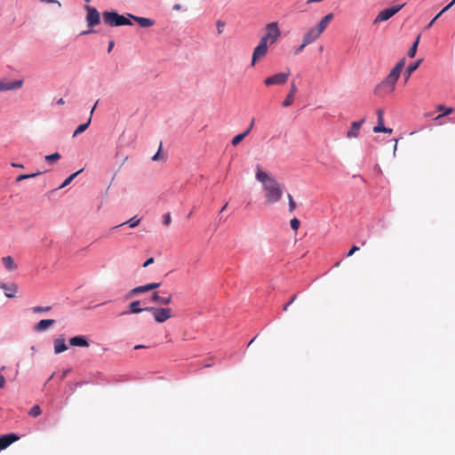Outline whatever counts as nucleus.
<instances>
[{"mask_svg":"<svg viewBox=\"0 0 455 455\" xmlns=\"http://www.w3.org/2000/svg\"><path fill=\"white\" fill-rule=\"evenodd\" d=\"M42 411L39 405H34L28 411V415L36 418L41 414Z\"/></svg>","mask_w":455,"mask_h":455,"instance_id":"nucleus-32","label":"nucleus"},{"mask_svg":"<svg viewBox=\"0 0 455 455\" xmlns=\"http://www.w3.org/2000/svg\"><path fill=\"white\" fill-rule=\"evenodd\" d=\"M19 440V436L15 434H9L0 436V451L5 448H7L9 445H11L12 443Z\"/></svg>","mask_w":455,"mask_h":455,"instance_id":"nucleus-13","label":"nucleus"},{"mask_svg":"<svg viewBox=\"0 0 455 455\" xmlns=\"http://www.w3.org/2000/svg\"><path fill=\"white\" fill-rule=\"evenodd\" d=\"M288 201H289V212H292L296 209V203L293 200V197L291 194H288L287 196Z\"/></svg>","mask_w":455,"mask_h":455,"instance_id":"nucleus-35","label":"nucleus"},{"mask_svg":"<svg viewBox=\"0 0 455 455\" xmlns=\"http://www.w3.org/2000/svg\"><path fill=\"white\" fill-rule=\"evenodd\" d=\"M82 169L79 170L78 172L71 174L68 178H67L64 182L61 184V186L60 187V188H63L65 187H67L74 179L76 175H78L80 172H82Z\"/></svg>","mask_w":455,"mask_h":455,"instance_id":"nucleus-33","label":"nucleus"},{"mask_svg":"<svg viewBox=\"0 0 455 455\" xmlns=\"http://www.w3.org/2000/svg\"><path fill=\"white\" fill-rule=\"evenodd\" d=\"M268 52V45L259 41V44L254 48L251 55V65L253 67L264 59Z\"/></svg>","mask_w":455,"mask_h":455,"instance_id":"nucleus-6","label":"nucleus"},{"mask_svg":"<svg viewBox=\"0 0 455 455\" xmlns=\"http://www.w3.org/2000/svg\"><path fill=\"white\" fill-rule=\"evenodd\" d=\"M396 148H397V143H395V145L394 151H395V150H396Z\"/></svg>","mask_w":455,"mask_h":455,"instance_id":"nucleus-64","label":"nucleus"},{"mask_svg":"<svg viewBox=\"0 0 455 455\" xmlns=\"http://www.w3.org/2000/svg\"><path fill=\"white\" fill-rule=\"evenodd\" d=\"M87 12L86 21L89 27H94L100 22V15L96 8L87 5L85 7Z\"/></svg>","mask_w":455,"mask_h":455,"instance_id":"nucleus-10","label":"nucleus"},{"mask_svg":"<svg viewBox=\"0 0 455 455\" xmlns=\"http://www.w3.org/2000/svg\"><path fill=\"white\" fill-rule=\"evenodd\" d=\"M365 121H366V118L363 117L359 121L352 122L350 124V128L348 129V131L346 133V137L348 140H353V139L358 138V136L360 134L361 126L365 123Z\"/></svg>","mask_w":455,"mask_h":455,"instance_id":"nucleus-11","label":"nucleus"},{"mask_svg":"<svg viewBox=\"0 0 455 455\" xmlns=\"http://www.w3.org/2000/svg\"><path fill=\"white\" fill-rule=\"evenodd\" d=\"M254 123H255V119L252 118L249 127L247 128V130L244 132H247V135L250 133V132L251 131V129L253 128V125H254Z\"/></svg>","mask_w":455,"mask_h":455,"instance_id":"nucleus-49","label":"nucleus"},{"mask_svg":"<svg viewBox=\"0 0 455 455\" xmlns=\"http://www.w3.org/2000/svg\"><path fill=\"white\" fill-rule=\"evenodd\" d=\"M33 312L36 313V314H38V313H44V312H48L51 310V307L50 306H47V307H40V306H37V307H34L32 308Z\"/></svg>","mask_w":455,"mask_h":455,"instance_id":"nucleus-36","label":"nucleus"},{"mask_svg":"<svg viewBox=\"0 0 455 455\" xmlns=\"http://www.w3.org/2000/svg\"><path fill=\"white\" fill-rule=\"evenodd\" d=\"M2 263L7 271H14L18 268V265L15 263L12 256H5L2 258Z\"/></svg>","mask_w":455,"mask_h":455,"instance_id":"nucleus-21","label":"nucleus"},{"mask_svg":"<svg viewBox=\"0 0 455 455\" xmlns=\"http://www.w3.org/2000/svg\"><path fill=\"white\" fill-rule=\"evenodd\" d=\"M297 92H298V89H297L295 83L291 82L290 92L288 93V95L286 96V98L284 99V100L282 103V106L283 108H288L293 103L294 97H295V94L297 93Z\"/></svg>","mask_w":455,"mask_h":455,"instance_id":"nucleus-16","label":"nucleus"},{"mask_svg":"<svg viewBox=\"0 0 455 455\" xmlns=\"http://www.w3.org/2000/svg\"><path fill=\"white\" fill-rule=\"evenodd\" d=\"M12 167H16V168H23V165L21 164H14V163H12Z\"/></svg>","mask_w":455,"mask_h":455,"instance_id":"nucleus-54","label":"nucleus"},{"mask_svg":"<svg viewBox=\"0 0 455 455\" xmlns=\"http://www.w3.org/2000/svg\"><path fill=\"white\" fill-rule=\"evenodd\" d=\"M172 222V217L170 213H166L164 215V224L165 226H169Z\"/></svg>","mask_w":455,"mask_h":455,"instance_id":"nucleus-43","label":"nucleus"},{"mask_svg":"<svg viewBox=\"0 0 455 455\" xmlns=\"http://www.w3.org/2000/svg\"><path fill=\"white\" fill-rule=\"evenodd\" d=\"M290 76V71L277 73L274 76H268L264 80V84L266 86L271 85H281L287 82L288 77Z\"/></svg>","mask_w":455,"mask_h":455,"instance_id":"nucleus-8","label":"nucleus"},{"mask_svg":"<svg viewBox=\"0 0 455 455\" xmlns=\"http://www.w3.org/2000/svg\"><path fill=\"white\" fill-rule=\"evenodd\" d=\"M128 17L135 20L141 28H150L155 24V21L148 18L139 17L128 13Z\"/></svg>","mask_w":455,"mask_h":455,"instance_id":"nucleus-17","label":"nucleus"},{"mask_svg":"<svg viewBox=\"0 0 455 455\" xmlns=\"http://www.w3.org/2000/svg\"><path fill=\"white\" fill-rule=\"evenodd\" d=\"M103 21L110 27L131 26L132 25L130 18L121 15L116 12H104L102 13Z\"/></svg>","mask_w":455,"mask_h":455,"instance_id":"nucleus-3","label":"nucleus"},{"mask_svg":"<svg viewBox=\"0 0 455 455\" xmlns=\"http://www.w3.org/2000/svg\"><path fill=\"white\" fill-rule=\"evenodd\" d=\"M246 136L247 132H243L235 135L231 141L232 145L234 147L237 146Z\"/></svg>","mask_w":455,"mask_h":455,"instance_id":"nucleus-31","label":"nucleus"},{"mask_svg":"<svg viewBox=\"0 0 455 455\" xmlns=\"http://www.w3.org/2000/svg\"><path fill=\"white\" fill-rule=\"evenodd\" d=\"M254 339H255V338H254V339H251V341H250L249 345H251V344L254 341Z\"/></svg>","mask_w":455,"mask_h":455,"instance_id":"nucleus-63","label":"nucleus"},{"mask_svg":"<svg viewBox=\"0 0 455 455\" xmlns=\"http://www.w3.org/2000/svg\"><path fill=\"white\" fill-rule=\"evenodd\" d=\"M146 311L150 312L156 323H162L173 316L172 310L170 307H146Z\"/></svg>","mask_w":455,"mask_h":455,"instance_id":"nucleus-5","label":"nucleus"},{"mask_svg":"<svg viewBox=\"0 0 455 455\" xmlns=\"http://www.w3.org/2000/svg\"><path fill=\"white\" fill-rule=\"evenodd\" d=\"M291 228L293 229V230H298L299 228V226H300V221L297 219V218H293L291 220Z\"/></svg>","mask_w":455,"mask_h":455,"instance_id":"nucleus-39","label":"nucleus"},{"mask_svg":"<svg viewBox=\"0 0 455 455\" xmlns=\"http://www.w3.org/2000/svg\"><path fill=\"white\" fill-rule=\"evenodd\" d=\"M60 158V155L59 153H54L52 155H48L45 156V160L48 163H53L55 161H58Z\"/></svg>","mask_w":455,"mask_h":455,"instance_id":"nucleus-34","label":"nucleus"},{"mask_svg":"<svg viewBox=\"0 0 455 455\" xmlns=\"http://www.w3.org/2000/svg\"><path fill=\"white\" fill-rule=\"evenodd\" d=\"M373 132L375 133H379V132L391 133L393 132V130L391 128H387L384 125L383 127H373Z\"/></svg>","mask_w":455,"mask_h":455,"instance_id":"nucleus-37","label":"nucleus"},{"mask_svg":"<svg viewBox=\"0 0 455 455\" xmlns=\"http://www.w3.org/2000/svg\"><path fill=\"white\" fill-rule=\"evenodd\" d=\"M140 219H138L137 217H132L129 220L121 223L120 225L116 226V228L122 227L125 224H128L131 228H136L140 224Z\"/></svg>","mask_w":455,"mask_h":455,"instance_id":"nucleus-29","label":"nucleus"},{"mask_svg":"<svg viewBox=\"0 0 455 455\" xmlns=\"http://www.w3.org/2000/svg\"><path fill=\"white\" fill-rule=\"evenodd\" d=\"M376 114L378 116V124L375 127H383L384 126V110L382 108H378L376 110Z\"/></svg>","mask_w":455,"mask_h":455,"instance_id":"nucleus-30","label":"nucleus"},{"mask_svg":"<svg viewBox=\"0 0 455 455\" xmlns=\"http://www.w3.org/2000/svg\"><path fill=\"white\" fill-rule=\"evenodd\" d=\"M180 8H181V6H180V4H176L173 6V10H175V11H179V10H180Z\"/></svg>","mask_w":455,"mask_h":455,"instance_id":"nucleus-55","label":"nucleus"},{"mask_svg":"<svg viewBox=\"0 0 455 455\" xmlns=\"http://www.w3.org/2000/svg\"><path fill=\"white\" fill-rule=\"evenodd\" d=\"M42 2H45V3H54L55 0H41Z\"/></svg>","mask_w":455,"mask_h":455,"instance_id":"nucleus-57","label":"nucleus"},{"mask_svg":"<svg viewBox=\"0 0 455 455\" xmlns=\"http://www.w3.org/2000/svg\"><path fill=\"white\" fill-rule=\"evenodd\" d=\"M443 14V12L440 11L435 16V18L428 23V25L427 26V28H430L434 23L435 22V20Z\"/></svg>","mask_w":455,"mask_h":455,"instance_id":"nucleus-44","label":"nucleus"},{"mask_svg":"<svg viewBox=\"0 0 455 455\" xmlns=\"http://www.w3.org/2000/svg\"><path fill=\"white\" fill-rule=\"evenodd\" d=\"M161 148H162V143H160L158 151L152 156L153 161H158L161 158H164V156H161Z\"/></svg>","mask_w":455,"mask_h":455,"instance_id":"nucleus-41","label":"nucleus"},{"mask_svg":"<svg viewBox=\"0 0 455 455\" xmlns=\"http://www.w3.org/2000/svg\"><path fill=\"white\" fill-rule=\"evenodd\" d=\"M23 84L24 82L22 79L13 81L0 79V92L19 90L23 86Z\"/></svg>","mask_w":455,"mask_h":455,"instance_id":"nucleus-9","label":"nucleus"},{"mask_svg":"<svg viewBox=\"0 0 455 455\" xmlns=\"http://www.w3.org/2000/svg\"><path fill=\"white\" fill-rule=\"evenodd\" d=\"M142 347H143V346H141V345H138V346H135V347H134V348H135V349H139V348H142Z\"/></svg>","mask_w":455,"mask_h":455,"instance_id":"nucleus-60","label":"nucleus"},{"mask_svg":"<svg viewBox=\"0 0 455 455\" xmlns=\"http://www.w3.org/2000/svg\"><path fill=\"white\" fill-rule=\"evenodd\" d=\"M151 300L160 305H169L172 301V295L168 293L167 296H160L158 291H154L151 295Z\"/></svg>","mask_w":455,"mask_h":455,"instance_id":"nucleus-14","label":"nucleus"},{"mask_svg":"<svg viewBox=\"0 0 455 455\" xmlns=\"http://www.w3.org/2000/svg\"><path fill=\"white\" fill-rule=\"evenodd\" d=\"M419 39H420V36L419 35L415 40V42L413 43V44L411 45V47L409 49L408 51V56L410 58H413L415 57L416 55V52H417V48H418V45H419Z\"/></svg>","mask_w":455,"mask_h":455,"instance_id":"nucleus-28","label":"nucleus"},{"mask_svg":"<svg viewBox=\"0 0 455 455\" xmlns=\"http://www.w3.org/2000/svg\"><path fill=\"white\" fill-rule=\"evenodd\" d=\"M405 66V58L401 59L395 66L393 68V69L389 72L386 79L378 85L376 88V93H379V91L382 88L386 89V92L390 93L393 92L395 90V85L401 75V72L403 68Z\"/></svg>","mask_w":455,"mask_h":455,"instance_id":"nucleus-2","label":"nucleus"},{"mask_svg":"<svg viewBox=\"0 0 455 455\" xmlns=\"http://www.w3.org/2000/svg\"><path fill=\"white\" fill-rule=\"evenodd\" d=\"M114 46V42L113 41H110L109 42V44H108V52H110L112 48Z\"/></svg>","mask_w":455,"mask_h":455,"instance_id":"nucleus-53","label":"nucleus"},{"mask_svg":"<svg viewBox=\"0 0 455 455\" xmlns=\"http://www.w3.org/2000/svg\"><path fill=\"white\" fill-rule=\"evenodd\" d=\"M218 35H221L225 27V22L222 20H217L216 22Z\"/></svg>","mask_w":455,"mask_h":455,"instance_id":"nucleus-40","label":"nucleus"},{"mask_svg":"<svg viewBox=\"0 0 455 455\" xmlns=\"http://www.w3.org/2000/svg\"><path fill=\"white\" fill-rule=\"evenodd\" d=\"M297 299V296L296 295H293L291 299L288 301V303H286L283 307V311H287L288 310V307L295 301V299Z\"/></svg>","mask_w":455,"mask_h":455,"instance_id":"nucleus-42","label":"nucleus"},{"mask_svg":"<svg viewBox=\"0 0 455 455\" xmlns=\"http://www.w3.org/2000/svg\"><path fill=\"white\" fill-rule=\"evenodd\" d=\"M128 159V156H125L124 159H123V162H122V164H124V163Z\"/></svg>","mask_w":455,"mask_h":455,"instance_id":"nucleus-61","label":"nucleus"},{"mask_svg":"<svg viewBox=\"0 0 455 455\" xmlns=\"http://www.w3.org/2000/svg\"><path fill=\"white\" fill-rule=\"evenodd\" d=\"M38 174H39V172L33 173V174H21V175L17 177L16 181L20 182V181H21L23 180H27V179H29V178L36 177Z\"/></svg>","mask_w":455,"mask_h":455,"instance_id":"nucleus-38","label":"nucleus"},{"mask_svg":"<svg viewBox=\"0 0 455 455\" xmlns=\"http://www.w3.org/2000/svg\"><path fill=\"white\" fill-rule=\"evenodd\" d=\"M57 104L63 105V104H65V101L62 98H60V100H58Z\"/></svg>","mask_w":455,"mask_h":455,"instance_id":"nucleus-56","label":"nucleus"},{"mask_svg":"<svg viewBox=\"0 0 455 455\" xmlns=\"http://www.w3.org/2000/svg\"><path fill=\"white\" fill-rule=\"evenodd\" d=\"M154 263V258H149L144 263H143V267H148L149 265L153 264Z\"/></svg>","mask_w":455,"mask_h":455,"instance_id":"nucleus-48","label":"nucleus"},{"mask_svg":"<svg viewBox=\"0 0 455 455\" xmlns=\"http://www.w3.org/2000/svg\"><path fill=\"white\" fill-rule=\"evenodd\" d=\"M5 385V378L0 374V388H3Z\"/></svg>","mask_w":455,"mask_h":455,"instance_id":"nucleus-50","label":"nucleus"},{"mask_svg":"<svg viewBox=\"0 0 455 455\" xmlns=\"http://www.w3.org/2000/svg\"><path fill=\"white\" fill-rule=\"evenodd\" d=\"M404 5L405 4H402L399 5L392 6L390 8H387L379 12V14L376 16L374 22L379 23L389 20L395 14H396Z\"/></svg>","mask_w":455,"mask_h":455,"instance_id":"nucleus-7","label":"nucleus"},{"mask_svg":"<svg viewBox=\"0 0 455 455\" xmlns=\"http://www.w3.org/2000/svg\"><path fill=\"white\" fill-rule=\"evenodd\" d=\"M53 343H54V352L56 354H60L68 349V347L65 344L64 338L55 339Z\"/></svg>","mask_w":455,"mask_h":455,"instance_id":"nucleus-22","label":"nucleus"},{"mask_svg":"<svg viewBox=\"0 0 455 455\" xmlns=\"http://www.w3.org/2000/svg\"><path fill=\"white\" fill-rule=\"evenodd\" d=\"M147 285H148V291H152V290L158 288L160 286V283H148Z\"/></svg>","mask_w":455,"mask_h":455,"instance_id":"nucleus-46","label":"nucleus"},{"mask_svg":"<svg viewBox=\"0 0 455 455\" xmlns=\"http://www.w3.org/2000/svg\"><path fill=\"white\" fill-rule=\"evenodd\" d=\"M98 101H99V100H97V101L95 102V104L93 105V107L92 108V109H91V111H90V116H89V117H91V119L92 118V115H93L94 110H95V108H96V107H97Z\"/></svg>","mask_w":455,"mask_h":455,"instance_id":"nucleus-52","label":"nucleus"},{"mask_svg":"<svg viewBox=\"0 0 455 455\" xmlns=\"http://www.w3.org/2000/svg\"><path fill=\"white\" fill-rule=\"evenodd\" d=\"M90 124H91V117L88 118L86 123L82 124L76 127V129L75 130V132L73 133V137L75 138V137L78 136L80 133L85 132L88 129Z\"/></svg>","mask_w":455,"mask_h":455,"instance_id":"nucleus-26","label":"nucleus"},{"mask_svg":"<svg viewBox=\"0 0 455 455\" xmlns=\"http://www.w3.org/2000/svg\"><path fill=\"white\" fill-rule=\"evenodd\" d=\"M265 30L266 33L259 41L265 43L267 45L274 44L281 36V30L277 22H271L267 24Z\"/></svg>","mask_w":455,"mask_h":455,"instance_id":"nucleus-4","label":"nucleus"},{"mask_svg":"<svg viewBox=\"0 0 455 455\" xmlns=\"http://www.w3.org/2000/svg\"><path fill=\"white\" fill-rule=\"evenodd\" d=\"M228 206V204H225V205L221 208L220 212H224Z\"/></svg>","mask_w":455,"mask_h":455,"instance_id":"nucleus-58","label":"nucleus"},{"mask_svg":"<svg viewBox=\"0 0 455 455\" xmlns=\"http://www.w3.org/2000/svg\"><path fill=\"white\" fill-rule=\"evenodd\" d=\"M92 30H90V31H84V32H83V33H82V35H87V34L92 33Z\"/></svg>","mask_w":455,"mask_h":455,"instance_id":"nucleus-59","label":"nucleus"},{"mask_svg":"<svg viewBox=\"0 0 455 455\" xmlns=\"http://www.w3.org/2000/svg\"><path fill=\"white\" fill-rule=\"evenodd\" d=\"M307 45H304V40L302 39V44L295 50V54L298 55L303 50L304 48L306 47Z\"/></svg>","mask_w":455,"mask_h":455,"instance_id":"nucleus-47","label":"nucleus"},{"mask_svg":"<svg viewBox=\"0 0 455 455\" xmlns=\"http://www.w3.org/2000/svg\"><path fill=\"white\" fill-rule=\"evenodd\" d=\"M140 302L139 300L132 301L129 305V311L128 312H123L121 315H126V314H139L142 311H146V307L142 308L140 307Z\"/></svg>","mask_w":455,"mask_h":455,"instance_id":"nucleus-23","label":"nucleus"},{"mask_svg":"<svg viewBox=\"0 0 455 455\" xmlns=\"http://www.w3.org/2000/svg\"><path fill=\"white\" fill-rule=\"evenodd\" d=\"M359 251V247L356 245H353L347 254V257H351L355 252Z\"/></svg>","mask_w":455,"mask_h":455,"instance_id":"nucleus-45","label":"nucleus"},{"mask_svg":"<svg viewBox=\"0 0 455 455\" xmlns=\"http://www.w3.org/2000/svg\"><path fill=\"white\" fill-rule=\"evenodd\" d=\"M147 291H149L147 284L138 286L129 291L128 297H132Z\"/></svg>","mask_w":455,"mask_h":455,"instance_id":"nucleus-27","label":"nucleus"},{"mask_svg":"<svg viewBox=\"0 0 455 455\" xmlns=\"http://www.w3.org/2000/svg\"><path fill=\"white\" fill-rule=\"evenodd\" d=\"M321 35L322 34L315 28H310L303 36L304 45H308V44L314 43L315 41H316L321 36Z\"/></svg>","mask_w":455,"mask_h":455,"instance_id":"nucleus-12","label":"nucleus"},{"mask_svg":"<svg viewBox=\"0 0 455 455\" xmlns=\"http://www.w3.org/2000/svg\"><path fill=\"white\" fill-rule=\"evenodd\" d=\"M340 265V261H338L336 264H335V267H339Z\"/></svg>","mask_w":455,"mask_h":455,"instance_id":"nucleus-62","label":"nucleus"},{"mask_svg":"<svg viewBox=\"0 0 455 455\" xmlns=\"http://www.w3.org/2000/svg\"><path fill=\"white\" fill-rule=\"evenodd\" d=\"M333 13H328L325 15L315 27L321 34L323 33V31L327 28V27L330 25L331 21L333 20Z\"/></svg>","mask_w":455,"mask_h":455,"instance_id":"nucleus-18","label":"nucleus"},{"mask_svg":"<svg viewBox=\"0 0 455 455\" xmlns=\"http://www.w3.org/2000/svg\"><path fill=\"white\" fill-rule=\"evenodd\" d=\"M70 346L73 347H89V343L84 336H75L69 339Z\"/></svg>","mask_w":455,"mask_h":455,"instance_id":"nucleus-20","label":"nucleus"},{"mask_svg":"<svg viewBox=\"0 0 455 455\" xmlns=\"http://www.w3.org/2000/svg\"><path fill=\"white\" fill-rule=\"evenodd\" d=\"M55 324V320L53 319H44L39 321V323L34 327V330L37 332H42L46 331L48 328L52 327Z\"/></svg>","mask_w":455,"mask_h":455,"instance_id":"nucleus-19","label":"nucleus"},{"mask_svg":"<svg viewBox=\"0 0 455 455\" xmlns=\"http://www.w3.org/2000/svg\"><path fill=\"white\" fill-rule=\"evenodd\" d=\"M454 4V3L451 1V3H449L443 10V13H444L445 12H447L450 8H451V6Z\"/></svg>","mask_w":455,"mask_h":455,"instance_id":"nucleus-51","label":"nucleus"},{"mask_svg":"<svg viewBox=\"0 0 455 455\" xmlns=\"http://www.w3.org/2000/svg\"><path fill=\"white\" fill-rule=\"evenodd\" d=\"M436 109L441 112L440 115H438L435 119L438 120L442 118L443 116H448L451 113H453L454 108L451 107H445L444 105H438L436 107Z\"/></svg>","mask_w":455,"mask_h":455,"instance_id":"nucleus-24","label":"nucleus"},{"mask_svg":"<svg viewBox=\"0 0 455 455\" xmlns=\"http://www.w3.org/2000/svg\"><path fill=\"white\" fill-rule=\"evenodd\" d=\"M0 289L5 291L4 294L7 298H13L15 297L16 292L18 291V286L14 283L10 284H7L5 283H0Z\"/></svg>","mask_w":455,"mask_h":455,"instance_id":"nucleus-15","label":"nucleus"},{"mask_svg":"<svg viewBox=\"0 0 455 455\" xmlns=\"http://www.w3.org/2000/svg\"><path fill=\"white\" fill-rule=\"evenodd\" d=\"M255 178L262 184L266 204H275L282 199L283 186L273 175L257 166Z\"/></svg>","mask_w":455,"mask_h":455,"instance_id":"nucleus-1","label":"nucleus"},{"mask_svg":"<svg viewBox=\"0 0 455 455\" xmlns=\"http://www.w3.org/2000/svg\"><path fill=\"white\" fill-rule=\"evenodd\" d=\"M422 62V59L418 60L416 62L409 65L404 72L405 75V80L407 81L411 75L419 68L420 63Z\"/></svg>","mask_w":455,"mask_h":455,"instance_id":"nucleus-25","label":"nucleus"}]
</instances>
